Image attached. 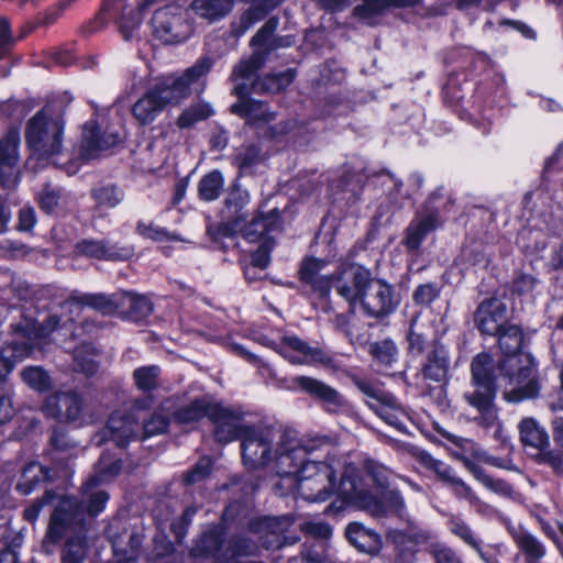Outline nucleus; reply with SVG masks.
<instances>
[{
    "label": "nucleus",
    "instance_id": "obj_1",
    "mask_svg": "<svg viewBox=\"0 0 563 563\" xmlns=\"http://www.w3.org/2000/svg\"><path fill=\"white\" fill-rule=\"evenodd\" d=\"M241 440L243 462L249 468L288 464L289 454L299 452L298 445L305 441L271 428H250Z\"/></svg>",
    "mask_w": 563,
    "mask_h": 563
},
{
    "label": "nucleus",
    "instance_id": "obj_2",
    "mask_svg": "<svg viewBox=\"0 0 563 563\" xmlns=\"http://www.w3.org/2000/svg\"><path fill=\"white\" fill-rule=\"evenodd\" d=\"M99 485H89V479L81 487V499L63 497L55 507L48 526L46 540L58 542L69 531L81 530L86 516H97L104 510L109 495L97 489Z\"/></svg>",
    "mask_w": 563,
    "mask_h": 563
},
{
    "label": "nucleus",
    "instance_id": "obj_3",
    "mask_svg": "<svg viewBox=\"0 0 563 563\" xmlns=\"http://www.w3.org/2000/svg\"><path fill=\"white\" fill-rule=\"evenodd\" d=\"M471 389L465 391L464 399L477 411L479 424L489 428L498 422L494 406L496 390L499 388L500 373L488 353L477 354L471 363Z\"/></svg>",
    "mask_w": 563,
    "mask_h": 563
},
{
    "label": "nucleus",
    "instance_id": "obj_4",
    "mask_svg": "<svg viewBox=\"0 0 563 563\" xmlns=\"http://www.w3.org/2000/svg\"><path fill=\"white\" fill-rule=\"evenodd\" d=\"M339 464V461L334 459L318 462L312 459V455H307L303 461H299L298 495L310 503H323L336 495L341 504L336 506L335 503H332L327 507L328 512L333 509L340 510L345 505H352L351 501L344 500L340 496V482L335 483L334 481Z\"/></svg>",
    "mask_w": 563,
    "mask_h": 563
},
{
    "label": "nucleus",
    "instance_id": "obj_5",
    "mask_svg": "<svg viewBox=\"0 0 563 563\" xmlns=\"http://www.w3.org/2000/svg\"><path fill=\"white\" fill-rule=\"evenodd\" d=\"M498 373L499 388L504 389L507 401L518 402L538 395L540 388L534 377V361L529 353L504 356L498 364Z\"/></svg>",
    "mask_w": 563,
    "mask_h": 563
},
{
    "label": "nucleus",
    "instance_id": "obj_6",
    "mask_svg": "<svg viewBox=\"0 0 563 563\" xmlns=\"http://www.w3.org/2000/svg\"><path fill=\"white\" fill-rule=\"evenodd\" d=\"M357 478V472L352 466L342 472L339 494L344 500L351 501L352 505L365 510L373 517H384L389 512L401 515L405 509V501L398 492H387L384 495V500H379L367 492L363 481L356 482Z\"/></svg>",
    "mask_w": 563,
    "mask_h": 563
},
{
    "label": "nucleus",
    "instance_id": "obj_7",
    "mask_svg": "<svg viewBox=\"0 0 563 563\" xmlns=\"http://www.w3.org/2000/svg\"><path fill=\"white\" fill-rule=\"evenodd\" d=\"M64 125L59 119L51 118L45 110L33 115L25 129V141L30 158L40 162L53 161L63 151Z\"/></svg>",
    "mask_w": 563,
    "mask_h": 563
},
{
    "label": "nucleus",
    "instance_id": "obj_8",
    "mask_svg": "<svg viewBox=\"0 0 563 563\" xmlns=\"http://www.w3.org/2000/svg\"><path fill=\"white\" fill-rule=\"evenodd\" d=\"M59 323V316L52 313L42 322L32 318H24L19 323L13 324V332L22 339H26L27 342L13 343L0 349V380L12 371L16 362L30 355L34 341L47 338L57 329Z\"/></svg>",
    "mask_w": 563,
    "mask_h": 563
},
{
    "label": "nucleus",
    "instance_id": "obj_9",
    "mask_svg": "<svg viewBox=\"0 0 563 563\" xmlns=\"http://www.w3.org/2000/svg\"><path fill=\"white\" fill-rule=\"evenodd\" d=\"M213 66L210 57H200L183 75L168 77L152 87L164 107L176 106L190 95V86L206 76Z\"/></svg>",
    "mask_w": 563,
    "mask_h": 563
},
{
    "label": "nucleus",
    "instance_id": "obj_10",
    "mask_svg": "<svg viewBox=\"0 0 563 563\" xmlns=\"http://www.w3.org/2000/svg\"><path fill=\"white\" fill-rule=\"evenodd\" d=\"M265 56L262 52L255 51L247 59H242L231 74L233 81L243 80L251 84L254 91L279 92L287 88L295 78L292 69H286L278 74L266 76L261 82L255 81L257 70L264 65Z\"/></svg>",
    "mask_w": 563,
    "mask_h": 563
},
{
    "label": "nucleus",
    "instance_id": "obj_11",
    "mask_svg": "<svg viewBox=\"0 0 563 563\" xmlns=\"http://www.w3.org/2000/svg\"><path fill=\"white\" fill-rule=\"evenodd\" d=\"M329 442L323 439H308L298 445L299 452L289 454L288 464L276 463L272 471L279 477L278 482L274 485V490L277 495L284 496L288 494L298 495V472L299 461H303L307 455H314V453L322 448L328 446Z\"/></svg>",
    "mask_w": 563,
    "mask_h": 563
},
{
    "label": "nucleus",
    "instance_id": "obj_12",
    "mask_svg": "<svg viewBox=\"0 0 563 563\" xmlns=\"http://www.w3.org/2000/svg\"><path fill=\"white\" fill-rule=\"evenodd\" d=\"M263 343L294 365H328L331 363V357L324 351L309 345L296 335H284L280 342L264 340Z\"/></svg>",
    "mask_w": 563,
    "mask_h": 563
},
{
    "label": "nucleus",
    "instance_id": "obj_13",
    "mask_svg": "<svg viewBox=\"0 0 563 563\" xmlns=\"http://www.w3.org/2000/svg\"><path fill=\"white\" fill-rule=\"evenodd\" d=\"M152 24L155 36L166 44L181 43L192 31L191 24L174 7L157 10Z\"/></svg>",
    "mask_w": 563,
    "mask_h": 563
},
{
    "label": "nucleus",
    "instance_id": "obj_14",
    "mask_svg": "<svg viewBox=\"0 0 563 563\" xmlns=\"http://www.w3.org/2000/svg\"><path fill=\"white\" fill-rule=\"evenodd\" d=\"M120 142V136L104 119L101 121L91 119L82 128L80 143V156L84 159H92Z\"/></svg>",
    "mask_w": 563,
    "mask_h": 563
},
{
    "label": "nucleus",
    "instance_id": "obj_15",
    "mask_svg": "<svg viewBox=\"0 0 563 563\" xmlns=\"http://www.w3.org/2000/svg\"><path fill=\"white\" fill-rule=\"evenodd\" d=\"M209 419L214 424V438L221 443L242 439L244 431L250 430V427L244 424L243 415L240 410L216 401L211 407Z\"/></svg>",
    "mask_w": 563,
    "mask_h": 563
},
{
    "label": "nucleus",
    "instance_id": "obj_16",
    "mask_svg": "<svg viewBox=\"0 0 563 563\" xmlns=\"http://www.w3.org/2000/svg\"><path fill=\"white\" fill-rule=\"evenodd\" d=\"M19 144L20 133L14 129L0 139V184L7 189L14 188L19 181Z\"/></svg>",
    "mask_w": 563,
    "mask_h": 563
},
{
    "label": "nucleus",
    "instance_id": "obj_17",
    "mask_svg": "<svg viewBox=\"0 0 563 563\" xmlns=\"http://www.w3.org/2000/svg\"><path fill=\"white\" fill-rule=\"evenodd\" d=\"M474 321L481 333L497 335L508 325L506 303L497 298L484 300L476 309Z\"/></svg>",
    "mask_w": 563,
    "mask_h": 563
},
{
    "label": "nucleus",
    "instance_id": "obj_18",
    "mask_svg": "<svg viewBox=\"0 0 563 563\" xmlns=\"http://www.w3.org/2000/svg\"><path fill=\"white\" fill-rule=\"evenodd\" d=\"M361 305L368 316L378 318L390 313L395 309L397 301L389 285L382 280H372L369 278Z\"/></svg>",
    "mask_w": 563,
    "mask_h": 563
},
{
    "label": "nucleus",
    "instance_id": "obj_19",
    "mask_svg": "<svg viewBox=\"0 0 563 563\" xmlns=\"http://www.w3.org/2000/svg\"><path fill=\"white\" fill-rule=\"evenodd\" d=\"M42 410L47 417L60 421H78L82 415L84 402L76 393H56L47 397Z\"/></svg>",
    "mask_w": 563,
    "mask_h": 563
},
{
    "label": "nucleus",
    "instance_id": "obj_20",
    "mask_svg": "<svg viewBox=\"0 0 563 563\" xmlns=\"http://www.w3.org/2000/svg\"><path fill=\"white\" fill-rule=\"evenodd\" d=\"M235 82L233 92L239 97V101L231 106L233 113L245 118L250 123L274 120L275 114L268 110L264 102L247 98L250 92L249 82L243 80Z\"/></svg>",
    "mask_w": 563,
    "mask_h": 563
},
{
    "label": "nucleus",
    "instance_id": "obj_21",
    "mask_svg": "<svg viewBox=\"0 0 563 563\" xmlns=\"http://www.w3.org/2000/svg\"><path fill=\"white\" fill-rule=\"evenodd\" d=\"M75 252L80 256L100 261H123L132 255L133 250L106 239H85L76 244Z\"/></svg>",
    "mask_w": 563,
    "mask_h": 563
},
{
    "label": "nucleus",
    "instance_id": "obj_22",
    "mask_svg": "<svg viewBox=\"0 0 563 563\" xmlns=\"http://www.w3.org/2000/svg\"><path fill=\"white\" fill-rule=\"evenodd\" d=\"M294 384L321 402L329 412H336L345 405V399L340 393L321 380L308 376H297L294 378Z\"/></svg>",
    "mask_w": 563,
    "mask_h": 563
},
{
    "label": "nucleus",
    "instance_id": "obj_23",
    "mask_svg": "<svg viewBox=\"0 0 563 563\" xmlns=\"http://www.w3.org/2000/svg\"><path fill=\"white\" fill-rule=\"evenodd\" d=\"M371 273L362 266H353L344 271L335 279V289L351 305L361 301L369 283Z\"/></svg>",
    "mask_w": 563,
    "mask_h": 563
},
{
    "label": "nucleus",
    "instance_id": "obj_24",
    "mask_svg": "<svg viewBox=\"0 0 563 563\" xmlns=\"http://www.w3.org/2000/svg\"><path fill=\"white\" fill-rule=\"evenodd\" d=\"M139 422L132 413H113L102 430L104 440L113 441L118 446L124 448L137 435Z\"/></svg>",
    "mask_w": 563,
    "mask_h": 563
},
{
    "label": "nucleus",
    "instance_id": "obj_25",
    "mask_svg": "<svg viewBox=\"0 0 563 563\" xmlns=\"http://www.w3.org/2000/svg\"><path fill=\"white\" fill-rule=\"evenodd\" d=\"M421 0H363L353 9V15L360 21L374 25L389 8H410Z\"/></svg>",
    "mask_w": 563,
    "mask_h": 563
},
{
    "label": "nucleus",
    "instance_id": "obj_26",
    "mask_svg": "<svg viewBox=\"0 0 563 563\" xmlns=\"http://www.w3.org/2000/svg\"><path fill=\"white\" fill-rule=\"evenodd\" d=\"M418 459L421 464L435 473L438 478L442 481L444 484L451 486L457 495L464 496L466 498H471L473 492L471 487L457 477L449 465L443 463L442 461L435 460L428 452L421 451L418 454Z\"/></svg>",
    "mask_w": 563,
    "mask_h": 563
},
{
    "label": "nucleus",
    "instance_id": "obj_27",
    "mask_svg": "<svg viewBox=\"0 0 563 563\" xmlns=\"http://www.w3.org/2000/svg\"><path fill=\"white\" fill-rule=\"evenodd\" d=\"M263 525L266 530L263 543L267 549H279L298 540L297 537L287 534L294 525V519L290 516L267 518Z\"/></svg>",
    "mask_w": 563,
    "mask_h": 563
},
{
    "label": "nucleus",
    "instance_id": "obj_28",
    "mask_svg": "<svg viewBox=\"0 0 563 563\" xmlns=\"http://www.w3.org/2000/svg\"><path fill=\"white\" fill-rule=\"evenodd\" d=\"M345 536L358 551L372 555L377 554L383 545L382 537L360 522L350 523L345 529Z\"/></svg>",
    "mask_w": 563,
    "mask_h": 563
},
{
    "label": "nucleus",
    "instance_id": "obj_29",
    "mask_svg": "<svg viewBox=\"0 0 563 563\" xmlns=\"http://www.w3.org/2000/svg\"><path fill=\"white\" fill-rule=\"evenodd\" d=\"M279 228V212L272 210L266 216L253 218L245 227L241 228L244 239L251 243L263 242L272 239L269 234Z\"/></svg>",
    "mask_w": 563,
    "mask_h": 563
},
{
    "label": "nucleus",
    "instance_id": "obj_30",
    "mask_svg": "<svg viewBox=\"0 0 563 563\" xmlns=\"http://www.w3.org/2000/svg\"><path fill=\"white\" fill-rule=\"evenodd\" d=\"M517 548L525 554L526 563H540L547 554L544 544L528 530L518 527L510 530Z\"/></svg>",
    "mask_w": 563,
    "mask_h": 563
},
{
    "label": "nucleus",
    "instance_id": "obj_31",
    "mask_svg": "<svg viewBox=\"0 0 563 563\" xmlns=\"http://www.w3.org/2000/svg\"><path fill=\"white\" fill-rule=\"evenodd\" d=\"M451 533L473 549L484 563H494V560L484 551L483 541L473 528L460 518H452L449 522Z\"/></svg>",
    "mask_w": 563,
    "mask_h": 563
},
{
    "label": "nucleus",
    "instance_id": "obj_32",
    "mask_svg": "<svg viewBox=\"0 0 563 563\" xmlns=\"http://www.w3.org/2000/svg\"><path fill=\"white\" fill-rule=\"evenodd\" d=\"M369 408L374 410L388 424L399 430L404 428V422L407 418V411L398 402L394 395L388 394L378 404H369Z\"/></svg>",
    "mask_w": 563,
    "mask_h": 563
},
{
    "label": "nucleus",
    "instance_id": "obj_33",
    "mask_svg": "<svg viewBox=\"0 0 563 563\" xmlns=\"http://www.w3.org/2000/svg\"><path fill=\"white\" fill-rule=\"evenodd\" d=\"M457 459L463 462L468 472L472 473L473 476L487 489L504 497H510L512 495L514 489L507 482L490 477L481 466L475 464L465 454H459Z\"/></svg>",
    "mask_w": 563,
    "mask_h": 563
},
{
    "label": "nucleus",
    "instance_id": "obj_34",
    "mask_svg": "<svg viewBox=\"0 0 563 563\" xmlns=\"http://www.w3.org/2000/svg\"><path fill=\"white\" fill-rule=\"evenodd\" d=\"M449 369V355L443 345L434 344L428 354L427 363L422 368L424 378L441 382Z\"/></svg>",
    "mask_w": 563,
    "mask_h": 563
},
{
    "label": "nucleus",
    "instance_id": "obj_35",
    "mask_svg": "<svg viewBox=\"0 0 563 563\" xmlns=\"http://www.w3.org/2000/svg\"><path fill=\"white\" fill-rule=\"evenodd\" d=\"M214 400L210 396L196 398L190 404L180 407L173 415L178 423H192L199 421L203 417H210L211 407Z\"/></svg>",
    "mask_w": 563,
    "mask_h": 563
},
{
    "label": "nucleus",
    "instance_id": "obj_36",
    "mask_svg": "<svg viewBox=\"0 0 563 563\" xmlns=\"http://www.w3.org/2000/svg\"><path fill=\"white\" fill-rule=\"evenodd\" d=\"M453 443H455L461 452L455 453L457 457L459 454H465L466 456L474 457L478 461L485 462L495 467L504 468V470H515L512 463L508 460H503L496 456H492L478 448L473 441L467 439H461L456 437L450 438Z\"/></svg>",
    "mask_w": 563,
    "mask_h": 563
},
{
    "label": "nucleus",
    "instance_id": "obj_37",
    "mask_svg": "<svg viewBox=\"0 0 563 563\" xmlns=\"http://www.w3.org/2000/svg\"><path fill=\"white\" fill-rule=\"evenodd\" d=\"M165 107L152 88L132 108L133 117L141 124L153 122Z\"/></svg>",
    "mask_w": 563,
    "mask_h": 563
},
{
    "label": "nucleus",
    "instance_id": "obj_38",
    "mask_svg": "<svg viewBox=\"0 0 563 563\" xmlns=\"http://www.w3.org/2000/svg\"><path fill=\"white\" fill-rule=\"evenodd\" d=\"M250 203V195L240 187H233L225 199V217L232 221L235 229H240V222L247 212L244 210Z\"/></svg>",
    "mask_w": 563,
    "mask_h": 563
},
{
    "label": "nucleus",
    "instance_id": "obj_39",
    "mask_svg": "<svg viewBox=\"0 0 563 563\" xmlns=\"http://www.w3.org/2000/svg\"><path fill=\"white\" fill-rule=\"evenodd\" d=\"M190 8L198 16L213 22L232 11L233 0H194Z\"/></svg>",
    "mask_w": 563,
    "mask_h": 563
},
{
    "label": "nucleus",
    "instance_id": "obj_40",
    "mask_svg": "<svg viewBox=\"0 0 563 563\" xmlns=\"http://www.w3.org/2000/svg\"><path fill=\"white\" fill-rule=\"evenodd\" d=\"M438 227L435 214H428L413 220L407 229L405 244L409 250H416L420 246L427 234Z\"/></svg>",
    "mask_w": 563,
    "mask_h": 563
},
{
    "label": "nucleus",
    "instance_id": "obj_41",
    "mask_svg": "<svg viewBox=\"0 0 563 563\" xmlns=\"http://www.w3.org/2000/svg\"><path fill=\"white\" fill-rule=\"evenodd\" d=\"M520 439L525 445L543 450L549 445L545 430L532 418L523 419L519 424Z\"/></svg>",
    "mask_w": 563,
    "mask_h": 563
},
{
    "label": "nucleus",
    "instance_id": "obj_42",
    "mask_svg": "<svg viewBox=\"0 0 563 563\" xmlns=\"http://www.w3.org/2000/svg\"><path fill=\"white\" fill-rule=\"evenodd\" d=\"M48 478V471L37 462H32L23 468L16 489L23 495H29L34 490L37 483Z\"/></svg>",
    "mask_w": 563,
    "mask_h": 563
},
{
    "label": "nucleus",
    "instance_id": "obj_43",
    "mask_svg": "<svg viewBox=\"0 0 563 563\" xmlns=\"http://www.w3.org/2000/svg\"><path fill=\"white\" fill-rule=\"evenodd\" d=\"M121 471V462L108 454L100 456L95 473L88 478L89 485H102L112 481Z\"/></svg>",
    "mask_w": 563,
    "mask_h": 563
},
{
    "label": "nucleus",
    "instance_id": "obj_44",
    "mask_svg": "<svg viewBox=\"0 0 563 563\" xmlns=\"http://www.w3.org/2000/svg\"><path fill=\"white\" fill-rule=\"evenodd\" d=\"M120 305L122 308H126L129 318L134 321L147 317L153 310V305L150 299L132 292L124 294Z\"/></svg>",
    "mask_w": 563,
    "mask_h": 563
},
{
    "label": "nucleus",
    "instance_id": "obj_45",
    "mask_svg": "<svg viewBox=\"0 0 563 563\" xmlns=\"http://www.w3.org/2000/svg\"><path fill=\"white\" fill-rule=\"evenodd\" d=\"M497 335L504 356L522 352L523 333L516 324H508Z\"/></svg>",
    "mask_w": 563,
    "mask_h": 563
},
{
    "label": "nucleus",
    "instance_id": "obj_46",
    "mask_svg": "<svg viewBox=\"0 0 563 563\" xmlns=\"http://www.w3.org/2000/svg\"><path fill=\"white\" fill-rule=\"evenodd\" d=\"M91 197L97 207L111 209L121 203L124 194L114 185H104L93 188L91 190Z\"/></svg>",
    "mask_w": 563,
    "mask_h": 563
},
{
    "label": "nucleus",
    "instance_id": "obj_47",
    "mask_svg": "<svg viewBox=\"0 0 563 563\" xmlns=\"http://www.w3.org/2000/svg\"><path fill=\"white\" fill-rule=\"evenodd\" d=\"M87 554V542L81 531L67 540L62 555V563H84Z\"/></svg>",
    "mask_w": 563,
    "mask_h": 563
},
{
    "label": "nucleus",
    "instance_id": "obj_48",
    "mask_svg": "<svg viewBox=\"0 0 563 563\" xmlns=\"http://www.w3.org/2000/svg\"><path fill=\"white\" fill-rule=\"evenodd\" d=\"M212 114L213 109L209 103L198 102L183 111L177 120V125L180 129H188L195 123L208 119Z\"/></svg>",
    "mask_w": 563,
    "mask_h": 563
},
{
    "label": "nucleus",
    "instance_id": "obj_49",
    "mask_svg": "<svg viewBox=\"0 0 563 563\" xmlns=\"http://www.w3.org/2000/svg\"><path fill=\"white\" fill-rule=\"evenodd\" d=\"M224 185L223 175L219 170H213L201 178L199 181V196L205 201L216 200Z\"/></svg>",
    "mask_w": 563,
    "mask_h": 563
},
{
    "label": "nucleus",
    "instance_id": "obj_50",
    "mask_svg": "<svg viewBox=\"0 0 563 563\" xmlns=\"http://www.w3.org/2000/svg\"><path fill=\"white\" fill-rule=\"evenodd\" d=\"M161 368L157 365H146L134 369L133 379L135 386L142 391H151L157 387Z\"/></svg>",
    "mask_w": 563,
    "mask_h": 563
},
{
    "label": "nucleus",
    "instance_id": "obj_51",
    "mask_svg": "<svg viewBox=\"0 0 563 563\" xmlns=\"http://www.w3.org/2000/svg\"><path fill=\"white\" fill-rule=\"evenodd\" d=\"M136 233L144 239H148L155 242L179 240L176 235L169 233L165 228H162L152 221H139L136 224Z\"/></svg>",
    "mask_w": 563,
    "mask_h": 563
},
{
    "label": "nucleus",
    "instance_id": "obj_52",
    "mask_svg": "<svg viewBox=\"0 0 563 563\" xmlns=\"http://www.w3.org/2000/svg\"><path fill=\"white\" fill-rule=\"evenodd\" d=\"M75 369L82 372L87 376L93 375L98 369L92 347L89 345L81 346L75 353Z\"/></svg>",
    "mask_w": 563,
    "mask_h": 563
},
{
    "label": "nucleus",
    "instance_id": "obj_53",
    "mask_svg": "<svg viewBox=\"0 0 563 563\" xmlns=\"http://www.w3.org/2000/svg\"><path fill=\"white\" fill-rule=\"evenodd\" d=\"M23 380L33 389L43 391L51 387V378L41 367H27L22 372Z\"/></svg>",
    "mask_w": 563,
    "mask_h": 563
},
{
    "label": "nucleus",
    "instance_id": "obj_54",
    "mask_svg": "<svg viewBox=\"0 0 563 563\" xmlns=\"http://www.w3.org/2000/svg\"><path fill=\"white\" fill-rule=\"evenodd\" d=\"M349 466H352L356 470L358 475L356 482L363 481V483L366 485L368 493H371L369 487L372 483L377 485L378 487H385L388 484V471L385 467L375 466L368 473L363 475L362 472L353 464H347L344 466V468ZM345 470H343V472Z\"/></svg>",
    "mask_w": 563,
    "mask_h": 563
},
{
    "label": "nucleus",
    "instance_id": "obj_55",
    "mask_svg": "<svg viewBox=\"0 0 563 563\" xmlns=\"http://www.w3.org/2000/svg\"><path fill=\"white\" fill-rule=\"evenodd\" d=\"M261 159L260 150L255 145L242 146L238 150L234 162L241 170L253 167Z\"/></svg>",
    "mask_w": 563,
    "mask_h": 563
},
{
    "label": "nucleus",
    "instance_id": "obj_56",
    "mask_svg": "<svg viewBox=\"0 0 563 563\" xmlns=\"http://www.w3.org/2000/svg\"><path fill=\"white\" fill-rule=\"evenodd\" d=\"M371 353L379 363L389 365L396 360L397 347L390 341L376 342L371 346Z\"/></svg>",
    "mask_w": 563,
    "mask_h": 563
},
{
    "label": "nucleus",
    "instance_id": "obj_57",
    "mask_svg": "<svg viewBox=\"0 0 563 563\" xmlns=\"http://www.w3.org/2000/svg\"><path fill=\"white\" fill-rule=\"evenodd\" d=\"M440 295L439 288L435 285L428 283L422 284L416 288L412 298L417 305L430 306Z\"/></svg>",
    "mask_w": 563,
    "mask_h": 563
},
{
    "label": "nucleus",
    "instance_id": "obj_58",
    "mask_svg": "<svg viewBox=\"0 0 563 563\" xmlns=\"http://www.w3.org/2000/svg\"><path fill=\"white\" fill-rule=\"evenodd\" d=\"M274 242L272 239H265L252 255V266L265 269L271 262V251Z\"/></svg>",
    "mask_w": 563,
    "mask_h": 563
},
{
    "label": "nucleus",
    "instance_id": "obj_59",
    "mask_svg": "<svg viewBox=\"0 0 563 563\" xmlns=\"http://www.w3.org/2000/svg\"><path fill=\"white\" fill-rule=\"evenodd\" d=\"M211 460L210 457H201L196 465L187 472L185 475V481L187 484H195L208 476L211 471Z\"/></svg>",
    "mask_w": 563,
    "mask_h": 563
},
{
    "label": "nucleus",
    "instance_id": "obj_60",
    "mask_svg": "<svg viewBox=\"0 0 563 563\" xmlns=\"http://www.w3.org/2000/svg\"><path fill=\"white\" fill-rule=\"evenodd\" d=\"M325 262L318 258H308L302 263L301 269H300V277L301 279L309 284L313 280H316L317 277L320 276V272L324 267Z\"/></svg>",
    "mask_w": 563,
    "mask_h": 563
},
{
    "label": "nucleus",
    "instance_id": "obj_61",
    "mask_svg": "<svg viewBox=\"0 0 563 563\" xmlns=\"http://www.w3.org/2000/svg\"><path fill=\"white\" fill-rule=\"evenodd\" d=\"M168 420L166 417L154 413L150 420L144 422L143 431L144 438L154 437L164 433L167 430Z\"/></svg>",
    "mask_w": 563,
    "mask_h": 563
},
{
    "label": "nucleus",
    "instance_id": "obj_62",
    "mask_svg": "<svg viewBox=\"0 0 563 563\" xmlns=\"http://www.w3.org/2000/svg\"><path fill=\"white\" fill-rule=\"evenodd\" d=\"M430 552L435 563H462L455 552L445 544L434 543L431 545Z\"/></svg>",
    "mask_w": 563,
    "mask_h": 563
},
{
    "label": "nucleus",
    "instance_id": "obj_63",
    "mask_svg": "<svg viewBox=\"0 0 563 563\" xmlns=\"http://www.w3.org/2000/svg\"><path fill=\"white\" fill-rule=\"evenodd\" d=\"M278 26V19L271 18L261 30L253 36L251 44L254 47H261L267 44L271 35L276 31Z\"/></svg>",
    "mask_w": 563,
    "mask_h": 563
},
{
    "label": "nucleus",
    "instance_id": "obj_64",
    "mask_svg": "<svg viewBox=\"0 0 563 563\" xmlns=\"http://www.w3.org/2000/svg\"><path fill=\"white\" fill-rule=\"evenodd\" d=\"M266 10L261 5L251 7L242 16H241V32L244 33L249 30L253 24L261 21L266 15Z\"/></svg>",
    "mask_w": 563,
    "mask_h": 563
}]
</instances>
